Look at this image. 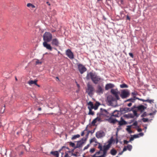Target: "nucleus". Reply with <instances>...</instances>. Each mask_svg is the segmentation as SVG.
Instances as JSON below:
<instances>
[{"label": "nucleus", "mask_w": 157, "mask_h": 157, "mask_svg": "<svg viewBox=\"0 0 157 157\" xmlns=\"http://www.w3.org/2000/svg\"><path fill=\"white\" fill-rule=\"evenodd\" d=\"M49 42L44 41L43 43V46L47 49L50 51H52V47L50 44L48 43V42Z\"/></svg>", "instance_id": "nucleus-15"}, {"label": "nucleus", "mask_w": 157, "mask_h": 157, "mask_svg": "<svg viewBox=\"0 0 157 157\" xmlns=\"http://www.w3.org/2000/svg\"><path fill=\"white\" fill-rule=\"evenodd\" d=\"M114 87V85L112 83H108L105 85V89L106 90H108L110 89H112L110 90L111 93L115 96L114 97L112 95H109L107 98V100L109 105L114 107L118 106L117 100L120 99L119 96L120 94L117 89H112Z\"/></svg>", "instance_id": "nucleus-1"}, {"label": "nucleus", "mask_w": 157, "mask_h": 157, "mask_svg": "<svg viewBox=\"0 0 157 157\" xmlns=\"http://www.w3.org/2000/svg\"><path fill=\"white\" fill-rule=\"evenodd\" d=\"M114 141V140L113 139V137H112L108 141V144L107 145H105V146L110 148L111 144Z\"/></svg>", "instance_id": "nucleus-20"}, {"label": "nucleus", "mask_w": 157, "mask_h": 157, "mask_svg": "<svg viewBox=\"0 0 157 157\" xmlns=\"http://www.w3.org/2000/svg\"><path fill=\"white\" fill-rule=\"evenodd\" d=\"M136 129L137 130L138 132H141L142 131V129L141 128H139V126H137V127L136 128Z\"/></svg>", "instance_id": "nucleus-42"}, {"label": "nucleus", "mask_w": 157, "mask_h": 157, "mask_svg": "<svg viewBox=\"0 0 157 157\" xmlns=\"http://www.w3.org/2000/svg\"><path fill=\"white\" fill-rule=\"evenodd\" d=\"M132 125L128 126L127 128H126V130L129 133H131L133 132L131 130V127Z\"/></svg>", "instance_id": "nucleus-27"}, {"label": "nucleus", "mask_w": 157, "mask_h": 157, "mask_svg": "<svg viewBox=\"0 0 157 157\" xmlns=\"http://www.w3.org/2000/svg\"><path fill=\"white\" fill-rule=\"evenodd\" d=\"M80 137V135L79 134H77L71 138L72 140H74L77 138H79Z\"/></svg>", "instance_id": "nucleus-34"}, {"label": "nucleus", "mask_w": 157, "mask_h": 157, "mask_svg": "<svg viewBox=\"0 0 157 157\" xmlns=\"http://www.w3.org/2000/svg\"><path fill=\"white\" fill-rule=\"evenodd\" d=\"M133 99H134V101L135 102V101L136 99H138V98L136 97V96H134V97H133V98H132Z\"/></svg>", "instance_id": "nucleus-60"}, {"label": "nucleus", "mask_w": 157, "mask_h": 157, "mask_svg": "<svg viewBox=\"0 0 157 157\" xmlns=\"http://www.w3.org/2000/svg\"><path fill=\"white\" fill-rule=\"evenodd\" d=\"M64 157H70V156H69L68 153L67 152H65Z\"/></svg>", "instance_id": "nucleus-57"}, {"label": "nucleus", "mask_w": 157, "mask_h": 157, "mask_svg": "<svg viewBox=\"0 0 157 157\" xmlns=\"http://www.w3.org/2000/svg\"><path fill=\"white\" fill-rule=\"evenodd\" d=\"M88 108L93 109L94 105L92 102L89 101L88 103Z\"/></svg>", "instance_id": "nucleus-26"}, {"label": "nucleus", "mask_w": 157, "mask_h": 157, "mask_svg": "<svg viewBox=\"0 0 157 157\" xmlns=\"http://www.w3.org/2000/svg\"><path fill=\"white\" fill-rule=\"evenodd\" d=\"M117 153V151L114 148L112 149L110 151V153L113 155H115Z\"/></svg>", "instance_id": "nucleus-24"}, {"label": "nucleus", "mask_w": 157, "mask_h": 157, "mask_svg": "<svg viewBox=\"0 0 157 157\" xmlns=\"http://www.w3.org/2000/svg\"><path fill=\"white\" fill-rule=\"evenodd\" d=\"M134 99H133L132 98H129L128 99L126 100L125 101V102H127V101H130L131 103H134Z\"/></svg>", "instance_id": "nucleus-33"}, {"label": "nucleus", "mask_w": 157, "mask_h": 157, "mask_svg": "<svg viewBox=\"0 0 157 157\" xmlns=\"http://www.w3.org/2000/svg\"><path fill=\"white\" fill-rule=\"evenodd\" d=\"M66 53L70 59H72L74 58V54L70 49H67L66 51Z\"/></svg>", "instance_id": "nucleus-12"}, {"label": "nucleus", "mask_w": 157, "mask_h": 157, "mask_svg": "<svg viewBox=\"0 0 157 157\" xmlns=\"http://www.w3.org/2000/svg\"><path fill=\"white\" fill-rule=\"evenodd\" d=\"M123 141H124V144H127L129 142H130L129 141V140L127 141L126 140H124Z\"/></svg>", "instance_id": "nucleus-51"}, {"label": "nucleus", "mask_w": 157, "mask_h": 157, "mask_svg": "<svg viewBox=\"0 0 157 157\" xmlns=\"http://www.w3.org/2000/svg\"><path fill=\"white\" fill-rule=\"evenodd\" d=\"M137 94L138 93L136 91H135L133 92H132L131 93V95L133 97H134V96H136V95H137Z\"/></svg>", "instance_id": "nucleus-39"}, {"label": "nucleus", "mask_w": 157, "mask_h": 157, "mask_svg": "<svg viewBox=\"0 0 157 157\" xmlns=\"http://www.w3.org/2000/svg\"><path fill=\"white\" fill-rule=\"evenodd\" d=\"M95 138H93L90 140V143H91L92 142H94L95 140Z\"/></svg>", "instance_id": "nucleus-61"}, {"label": "nucleus", "mask_w": 157, "mask_h": 157, "mask_svg": "<svg viewBox=\"0 0 157 157\" xmlns=\"http://www.w3.org/2000/svg\"><path fill=\"white\" fill-rule=\"evenodd\" d=\"M104 91V89L99 85L97 86V89L96 90V92L98 94H102Z\"/></svg>", "instance_id": "nucleus-14"}, {"label": "nucleus", "mask_w": 157, "mask_h": 157, "mask_svg": "<svg viewBox=\"0 0 157 157\" xmlns=\"http://www.w3.org/2000/svg\"><path fill=\"white\" fill-rule=\"evenodd\" d=\"M131 125H132V126H136V127H137V126H138V122L137 121H135Z\"/></svg>", "instance_id": "nucleus-41"}, {"label": "nucleus", "mask_w": 157, "mask_h": 157, "mask_svg": "<svg viewBox=\"0 0 157 157\" xmlns=\"http://www.w3.org/2000/svg\"><path fill=\"white\" fill-rule=\"evenodd\" d=\"M130 108L128 107H125V108H120V110H121V112L122 114L123 113H124L126 112H129V110Z\"/></svg>", "instance_id": "nucleus-21"}, {"label": "nucleus", "mask_w": 157, "mask_h": 157, "mask_svg": "<svg viewBox=\"0 0 157 157\" xmlns=\"http://www.w3.org/2000/svg\"><path fill=\"white\" fill-rule=\"evenodd\" d=\"M100 105V104L99 102L98 101L96 102L94 105L93 109H94L95 110H97Z\"/></svg>", "instance_id": "nucleus-25"}, {"label": "nucleus", "mask_w": 157, "mask_h": 157, "mask_svg": "<svg viewBox=\"0 0 157 157\" xmlns=\"http://www.w3.org/2000/svg\"><path fill=\"white\" fill-rule=\"evenodd\" d=\"M37 82V80H31L30 81H29L28 82V83L29 85H32L33 84H34L35 85H36Z\"/></svg>", "instance_id": "nucleus-30"}, {"label": "nucleus", "mask_w": 157, "mask_h": 157, "mask_svg": "<svg viewBox=\"0 0 157 157\" xmlns=\"http://www.w3.org/2000/svg\"><path fill=\"white\" fill-rule=\"evenodd\" d=\"M84 140V138H82L80 140L77 141V144L75 148H78L79 149L82 148L83 146V144L85 143Z\"/></svg>", "instance_id": "nucleus-9"}, {"label": "nucleus", "mask_w": 157, "mask_h": 157, "mask_svg": "<svg viewBox=\"0 0 157 157\" xmlns=\"http://www.w3.org/2000/svg\"><path fill=\"white\" fill-rule=\"evenodd\" d=\"M100 117H99V116H98V117L94 119L97 121H100L101 120V118Z\"/></svg>", "instance_id": "nucleus-43"}, {"label": "nucleus", "mask_w": 157, "mask_h": 157, "mask_svg": "<svg viewBox=\"0 0 157 157\" xmlns=\"http://www.w3.org/2000/svg\"><path fill=\"white\" fill-rule=\"evenodd\" d=\"M101 80V78L99 76H97L96 74L94 77L92 81L95 84H98Z\"/></svg>", "instance_id": "nucleus-10"}, {"label": "nucleus", "mask_w": 157, "mask_h": 157, "mask_svg": "<svg viewBox=\"0 0 157 157\" xmlns=\"http://www.w3.org/2000/svg\"><path fill=\"white\" fill-rule=\"evenodd\" d=\"M100 112L101 113H98L97 114V116L101 117V115H108L109 114L106 110L103 109L102 108L100 109Z\"/></svg>", "instance_id": "nucleus-13"}, {"label": "nucleus", "mask_w": 157, "mask_h": 157, "mask_svg": "<svg viewBox=\"0 0 157 157\" xmlns=\"http://www.w3.org/2000/svg\"><path fill=\"white\" fill-rule=\"evenodd\" d=\"M142 120L143 122H147L148 121V119L144 118H142Z\"/></svg>", "instance_id": "nucleus-44"}, {"label": "nucleus", "mask_w": 157, "mask_h": 157, "mask_svg": "<svg viewBox=\"0 0 157 157\" xmlns=\"http://www.w3.org/2000/svg\"><path fill=\"white\" fill-rule=\"evenodd\" d=\"M95 142L99 144L98 146V148L100 149L99 150H100V151H102V150L103 149V147H102V145L100 143H98V142Z\"/></svg>", "instance_id": "nucleus-28"}, {"label": "nucleus", "mask_w": 157, "mask_h": 157, "mask_svg": "<svg viewBox=\"0 0 157 157\" xmlns=\"http://www.w3.org/2000/svg\"><path fill=\"white\" fill-rule=\"evenodd\" d=\"M109 148L105 146V145H104L103 149L102 151H103V153L101 155H102L104 157H106L107 155V151Z\"/></svg>", "instance_id": "nucleus-17"}, {"label": "nucleus", "mask_w": 157, "mask_h": 157, "mask_svg": "<svg viewBox=\"0 0 157 157\" xmlns=\"http://www.w3.org/2000/svg\"><path fill=\"white\" fill-rule=\"evenodd\" d=\"M89 133V132H88V133L86 135V137L85 138H84V141H86V140H87V139L88 137Z\"/></svg>", "instance_id": "nucleus-45"}, {"label": "nucleus", "mask_w": 157, "mask_h": 157, "mask_svg": "<svg viewBox=\"0 0 157 157\" xmlns=\"http://www.w3.org/2000/svg\"><path fill=\"white\" fill-rule=\"evenodd\" d=\"M117 122H118V124L119 125L118 128H117V131L121 129L120 128V126L126 125L127 124V122L122 117H121L120 121H118Z\"/></svg>", "instance_id": "nucleus-6"}, {"label": "nucleus", "mask_w": 157, "mask_h": 157, "mask_svg": "<svg viewBox=\"0 0 157 157\" xmlns=\"http://www.w3.org/2000/svg\"><path fill=\"white\" fill-rule=\"evenodd\" d=\"M147 116V113L146 112H144L141 115V117H144Z\"/></svg>", "instance_id": "nucleus-46"}, {"label": "nucleus", "mask_w": 157, "mask_h": 157, "mask_svg": "<svg viewBox=\"0 0 157 157\" xmlns=\"http://www.w3.org/2000/svg\"><path fill=\"white\" fill-rule=\"evenodd\" d=\"M123 117L127 118H129V116L128 114H124L123 115Z\"/></svg>", "instance_id": "nucleus-54"}, {"label": "nucleus", "mask_w": 157, "mask_h": 157, "mask_svg": "<svg viewBox=\"0 0 157 157\" xmlns=\"http://www.w3.org/2000/svg\"><path fill=\"white\" fill-rule=\"evenodd\" d=\"M156 111V110H155L154 111H153L152 113H151L149 114V115H152L155 114Z\"/></svg>", "instance_id": "nucleus-48"}, {"label": "nucleus", "mask_w": 157, "mask_h": 157, "mask_svg": "<svg viewBox=\"0 0 157 157\" xmlns=\"http://www.w3.org/2000/svg\"><path fill=\"white\" fill-rule=\"evenodd\" d=\"M101 151H100V150H99V151H98V152H97L95 153V154L96 155H99L100 153V152H101Z\"/></svg>", "instance_id": "nucleus-63"}, {"label": "nucleus", "mask_w": 157, "mask_h": 157, "mask_svg": "<svg viewBox=\"0 0 157 157\" xmlns=\"http://www.w3.org/2000/svg\"><path fill=\"white\" fill-rule=\"evenodd\" d=\"M91 126H92V125H91L90 124H89L88 125L86 126V128H85V130L84 131H86V130H87V127H88V126H89V127H91Z\"/></svg>", "instance_id": "nucleus-56"}, {"label": "nucleus", "mask_w": 157, "mask_h": 157, "mask_svg": "<svg viewBox=\"0 0 157 157\" xmlns=\"http://www.w3.org/2000/svg\"><path fill=\"white\" fill-rule=\"evenodd\" d=\"M139 136H143L144 135V133L143 132H140L138 134Z\"/></svg>", "instance_id": "nucleus-64"}, {"label": "nucleus", "mask_w": 157, "mask_h": 157, "mask_svg": "<svg viewBox=\"0 0 157 157\" xmlns=\"http://www.w3.org/2000/svg\"><path fill=\"white\" fill-rule=\"evenodd\" d=\"M122 114L121 110L118 111L117 110H115L109 114V115H111L112 116L114 117H118Z\"/></svg>", "instance_id": "nucleus-7"}, {"label": "nucleus", "mask_w": 157, "mask_h": 157, "mask_svg": "<svg viewBox=\"0 0 157 157\" xmlns=\"http://www.w3.org/2000/svg\"><path fill=\"white\" fill-rule=\"evenodd\" d=\"M51 44L53 46L58 47L59 45V42L58 40L56 38L52 39L51 40Z\"/></svg>", "instance_id": "nucleus-11"}, {"label": "nucleus", "mask_w": 157, "mask_h": 157, "mask_svg": "<svg viewBox=\"0 0 157 157\" xmlns=\"http://www.w3.org/2000/svg\"><path fill=\"white\" fill-rule=\"evenodd\" d=\"M120 97L122 99H125L128 97L130 95V93L127 89L122 90L120 94Z\"/></svg>", "instance_id": "nucleus-4"}, {"label": "nucleus", "mask_w": 157, "mask_h": 157, "mask_svg": "<svg viewBox=\"0 0 157 157\" xmlns=\"http://www.w3.org/2000/svg\"><path fill=\"white\" fill-rule=\"evenodd\" d=\"M126 147L127 149L129 151H131L132 148V146L131 145L128 144Z\"/></svg>", "instance_id": "nucleus-35"}, {"label": "nucleus", "mask_w": 157, "mask_h": 157, "mask_svg": "<svg viewBox=\"0 0 157 157\" xmlns=\"http://www.w3.org/2000/svg\"><path fill=\"white\" fill-rule=\"evenodd\" d=\"M87 88L86 91L90 96H92L94 94V88L93 86L91 84L88 83L87 84Z\"/></svg>", "instance_id": "nucleus-3"}, {"label": "nucleus", "mask_w": 157, "mask_h": 157, "mask_svg": "<svg viewBox=\"0 0 157 157\" xmlns=\"http://www.w3.org/2000/svg\"><path fill=\"white\" fill-rule=\"evenodd\" d=\"M128 115L129 116V118H132L134 117V116L131 114H129Z\"/></svg>", "instance_id": "nucleus-58"}, {"label": "nucleus", "mask_w": 157, "mask_h": 157, "mask_svg": "<svg viewBox=\"0 0 157 157\" xmlns=\"http://www.w3.org/2000/svg\"><path fill=\"white\" fill-rule=\"evenodd\" d=\"M126 19L127 20H128L129 21L130 20V18L129 17L128 15H127V17H126Z\"/></svg>", "instance_id": "nucleus-62"}, {"label": "nucleus", "mask_w": 157, "mask_h": 157, "mask_svg": "<svg viewBox=\"0 0 157 157\" xmlns=\"http://www.w3.org/2000/svg\"><path fill=\"white\" fill-rule=\"evenodd\" d=\"M52 34L49 32H45L43 35L44 41L50 42L52 40Z\"/></svg>", "instance_id": "nucleus-2"}, {"label": "nucleus", "mask_w": 157, "mask_h": 157, "mask_svg": "<svg viewBox=\"0 0 157 157\" xmlns=\"http://www.w3.org/2000/svg\"><path fill=\"white\" fill-rule=\"evenodd\" d=\"M27 6L28 7H29L30 6H31L32 8H35V6L33 5L32 4L30 3H28L27 4Z\"/></svg>", "instance_id": "nucleus-36"}, {"label": "nucleus", "mask_w": 157, "mask_h": 157, "mask_svg": "<svg viewBox=\"0 0 157 157\" xmlns=\"http://www.w3.org/2000/svg\"><path fill=\"white\" fill-rule=\"evenodd\" d=\"M89 109L88 114L90 115H94V112L92 110L93 109L88 108Z\"/></svg>", "instance_id": "nucleus-29"}, {"label": "nucleus", "mask_w": 157, "mask_h": 157, "mask_svg": "<svg viewBox=\"0 0 157 157\" xmlns=\"http://www.w3.org/2000/svg\"><path fill=\"white\" fill-rule=\"evenodd\" d=\"M120 87L121 88H127L128 87V86L125 83H123L120 85Z\"/></svg>", "instance_id": "nucleus-31"}, {"label": "nucleus", "mask_w": 157, "mask_h": 157, "mask_svg": "<svg viewBox=\"0 0 157 157\" xmlns=\"http://www.w3.org/2000/svg\"><path fill=\"white\" fill-rule=\"evenodd\" d=\"M69 143L70 146H71L73 148H75L76 146H75L74 143L71 142H70Z\"/></svg>", "instance_id": "nucleus-32"}, {"label": "nucleus", "mask_w": 157, "mask_h": 157, "mask_svg": "<svg viewBox=\"0 0 157 157\" xmlns=\"http://www.w3.org/2000/svg\"><path fill=\"white\" fill-rule=\"evenodd\" d=\"M97 121L95 120V119H94L91 122V125L94 126L95 125V124L97 122Z\"/></svg>", "instance_id": "nucleus-40"}, {"label": "nucleus", "mask_w": 157, "mask_h": 157, "mask_svg": "<svg viewBox=\"0 0 157 157\" xmlns=\"http://www.w3.org/2000/svg\"><path fill=\"white\" fill-rule=\"evenodd\" d=\"M105 135V133L103 131H100L96 132V136L98 138H99L102 137Z\"/></svg>", "instance_id": "nucleus-16"}, {"label": "nucleus", "mask_w": 157, "mask_h": 157, "mask_svg": "<svg viewBox=\"0 0 157 157\" xmlns=\"http://www.w3.org/2000/svg\"><path fill=\"white\" fill-rule=\"evenodd\" d=\"M89 146H90V145L89 144H88L87 145H86V146H85L84 147V148L83 149V150H85L87 149L89 147Z\"/></svg>", "instance_id": "nucleus-53"}, {"label": "nucleus", "mask_w": 157, "mask_h": 157, "mask_svg": "<svg viewBox=\"0 0 157 157\" xmlns=\"http://www.w3.org/2000/svg\"><path fill=\"white\" fill-rule=\"evenodd\" d=\"M129 55L132 58H134V55L132 53L130 52L129 53Z\"/></svg>", "instance_id": "nucleus-52"}, {"label": "nucleus", "mask_w": 157, "mask_h": 157, "mask_svg": "<svg viewBox=\"0 0 157 157\" xmlns=\"http://www.w3.org/2000/svg\"><path fill=\"white\" fill-rule=\"evenodd\" d=\"M133 112L135 116H136L137 117H138L139 116V115H138L137 113V110H136V109L133 110Z\"/></svg>", "instance_id": "nucleus-37"}, {"label": "nucleus", "mask_w": 157, "mask_h": 157, "mask_svg": "<svg viewBox=\"0 0 157 157\" xmlns=\"http://www.w3.org/2000/svg\"><path fill=\"white\" fill-rule=\"evenodd\" d=\"M82 151V148L78 150L76 149V151L74 153H72V155L75 157H78L80 156V154Z\"/></svg>", "instance_id": "nucleus-18"}, {"label": "nucleus", "mask_w": 157, "mask_h": 157, "mask_svg": "<svg viewBox=\"0 0 157 157\" xmlns=\"http://www.w3.org/2000/svg\"><path fill=\"white\" fill-rule=\"evenodd\" d=\"M50 154L56 157H59V153L57 151H51L50 152Z\"/></svg>", "instance_id": "nucleus-23"}, {"label": "nucleus", "mask_w": 157, "mask_h": 157, "mask_svg": "<svg viewBox=\"0 0 157 157\" xmlns=\"http://www.w3.org/2000/svg\"><path fill=\"white\" fill-rule=\"evenodd\" d=\"M133 136L134 137V138H136L139 137V136L138 134H135Z\"/></svg>", "instance_id": "nucleus-47"}, {"label": "nucleus", "mask_w": 157, "mask_h": 157, "mask_svg": "<svg viewBox=\"0 0 157 157\" xmlns=\"http://www.w3.org/2000/svg\"><path fill=\"white\" fill-rule=\"evenodd\" d=\"M127 149V147L126 146H124V148L123 149L122 151L124 152V151H126Z\"/></svg>", "instance_id": "nucleus-59"}, {"label": "nucleus", "mask_w": 157, "mask_h": 157, "mask_svg": "<svg viewBox=\"0 0 157 157\" xmlns=\"http://www.w3.org/2000/svg\"><path fill=\"white\" fill-rule=\"evenodd\" d=\"M110 117L107 119V120L109 122L113 124H115L118 121L116 119H113V116H112L111 115H110Z\"/></svg>", "instance_id": "nucleus-19"}, {"label": "nucleus", "mask_w": 157, "mask_h": 157, "mask_svg": "<svg viewBox=\"0 0 157 157\" xmlns=\"http://www.w3.org/2000/svg\"><path fill=\"white\" fill-rule=\"evenodd\" d=\"M134 137L133 136H131V137L130 138V139H129V141L130 142H131V141H132L134 139Z\"/></svg>", "instance_id": "nucleus-50"}, {"label": "nucleus", "mask_w": 157, "mask_h": 157, "mask_svg": "<svg viewBox=\"0 0 157 157\" xmlns=\"http://www.w3.org/2000/svg\"><path fill=\"white\" fill-rule=\"evenodd\" d=\"M95 74L96 73L95 72H93V71L89 72L87 73L86 78L87 80H89L90 79L92 81Z\"/></svg>", "instance_id": "nucleus-8"}, {"label": "nucleus", "mask_w": 157, "mask_h": 157, "mask_svg": "<svg viewBox=\"0 0 157 157\" xmlns=\"http://www.w3.org/2000/svg\"><path fill=\"white\" fill-rule=\"evenodd\" d=\"M78 68L80 74H82L87 71L86 68L82 64L78 65Z\"/></svg>", "instance_id": "nucleus-5"}, {"label": "nucleus", "mask_w": 157, "mask_h": 157, "mask_svg": "<svg viewBox=\"0 0 157 157\" xmlns=\"http://www.w3.org/2000/svg\"><path fill=\"white\" fill-rule=\"evenodd\" d=\"M95 151V149L94 148H91L90 149V152L91 153H93Z\"/></svg>", "instance_id": "nucleus-49"}, {"label": "nucleus", "mask_w": 157, "mask_h": 157, "mask_svg": "<svg viewBox=\"0 0 157 157\" xmlns=\"http://www.w3.org/2000/svg\"><path fill=\"white\" fill-rule=\"evenodd\" d=\"M154 100H149V99H147L145 100V102H147L151 104L152 103H154Z\"/></svg>", "instance_id": "nucleus-38"}, {"label": "nucleus", "mask_w": 157, "mask_h": 157, "mask_svg": "<svg viewBox=\"0 0 157 157\" xmlns=\"http://www.w3.org/2000/svg\"><path fill=\"white\" fill-rule=\"evenodd\" d=\"M95 130V129L94 130H91V131H89L88 132L89 133H90L91 134H92L93 133H94Z\"/></svg>", "instance_id": "nucleus-55"}, {"label": "nucleus", "mask_w": 157, "mask_h": 157, "mask_svg": "<svg viewBox=\"0 0 157 157\" xmlns=\"http://www.w3.org/2000/svg\"><path fill=\"white\" fill-rule=\"evenodd\" d=\"M146 108L144 105H141L137 106V110L140 111L141 112H143L144 110Z\"/></svg>", "instance_id": "nucleus-22"}]
</instances>
